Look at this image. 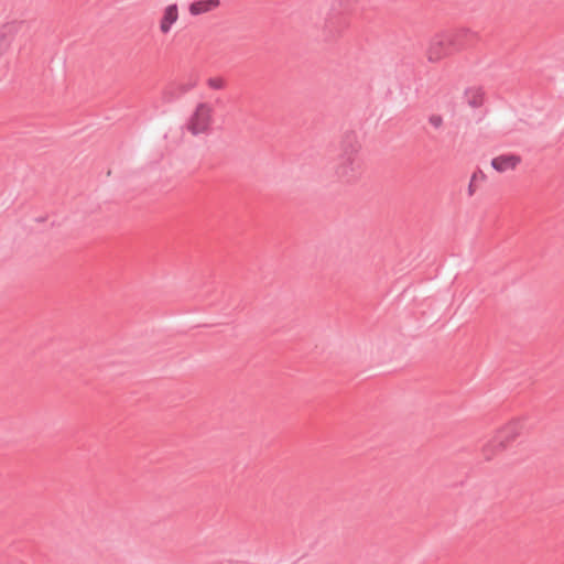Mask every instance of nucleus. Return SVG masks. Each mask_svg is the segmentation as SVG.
I'll return each mask as SVG.
<instances>
[{"mask_svg": "<svg viewBox=\"0 0 564 564\" xmlns=\"http://www.w3.org/2000/svg\"><path fill=\"white\" fill-rule=\"evenodd\" d=\"M359 144L355 135L347 134L339 144L336 162L333 166L337 178L346 184L356 182L361 175V160L358 155Z\"/></svg>", "mask_w": 564, "mask_h": 564, "instance_id": "f257e3e1", "label": "nucleus"}, {"mask_svg": "<svg viewBox=\"0 0 564 564\" xmlns=\"http://www.w3.org/2000/svg\"><path fill=\"white\" fill-rule=\"evenodd\" d=\"M474 36L475 33L469 29H459L452 33L437 34L430 42L427 59L430 62H437L452 52L467 45Z\"/></svg>", "mask_w": 564, "mask_h": 564, "instance_id": "f03ea898", "label": "nucleus"}, {"mask_svg": "<svg viewBox=\"0 0 564 564\" xmlns=\"http://www.w3.org/2000/svg\"><path fill=\"white\" fill-rule=\"evenodd\" d=\"M522 430V423L520 421H513L501 429L497 435L491 440L484 448L486 459H490V452L496 449H503L507 444L513 441Z\"/></svg>", "mask_w": 564, "mask_h": 564, "instance_id": "7ed1b4c3", "label": "nucleus"}, {"mask_svg": "<svg viewBox=\"0 0 564 564\" xmlns=\"http://www.w3.org/2000/svg\"><path fill=\"white\" fill-rule=\"evenodd\" d=\"M522 430V423L520 421H513L501 429L497 435L491 440L484 448L486 459H490V452L496 449H503L507 444L513 441Z\"/></svg>", "mask_w": 564, "mask_h": 564, "instance_id": "20e7f679", "label": "nucleus"}, {"mask_svg": "<svg viewBox=\"0 0 564 564\" xmlns=\"http://www.w3.org/2000/svg\"><path fill=\"white\" fill-rule=\"evenodd\" d=\"M212 107L206 102H200L197 105L194 113L187 121V130L193 135H199L207 133L210 129L212 124Z\"/></svg>", "mask_w": 564, "mask_h": 564, "instance_id": "39448f33", "label": "nucleus"}, {"mask_svg": "<svg viewBox=\"0 0 564 564\" xmlns=\"http://www.w3.org/2000/svg\"><path fill=\"white\" fill-rule=\"evenodd\" d=\"M521 159L516 154H502L491 160V166L497 172H506L509 170H513L519 163Z\"/></svg>", "mask_w": 564, "mask_h": 564, "instance_id": "423d86ee", "label": "nucleus"}, {"mask_svg": "<svg viewBox=\"0 0 564 564\" xmlns=\"http://www.w3.org/2000/svg\"><path fill=\"white\" fill-rule=\"evenodd\" d=\"M178 19V8L176 3L169 4L163 13V17L160 21V31L163 34H167L172 25L177 21Z\"/></svg>", "mask_w": 564, "mask_h": 564, "instance_id": "0eeeda50", "label": "nucleus"}, {"mask_svg": "<svg viewBox=\"0 0 564 564\" xmlns=\"http://www.w3.org/2000/svg\"><path fill=\"white\" fill-rule=\"evenodd\" d=\"M343 24H344V21L340 17H338L337 13L328 14V17L325 19V22L323 25L324 31H325L324 40L328 41L332 36H334L336 33H338L340 31Z\"/></svg>", "mask_w": 564, "mask_h": 564, "instance_id": "6e6552de", "label": "nucleus"}, {"mask_svg": "<svg viewBox=\"0 0 564 564\" xmlns=\"http://www.w3.org/2000/svg\"><path fill=\"white\" fill-rule=\"evenodd\" d=\"M219 4V0H198L192 2L188 10L192 15H199L216 9Z\"/></svg>", "mask_w": 564, "mask_h": 564, "instance_id": "1a4fd4ad", "label": "nucleus"}, {"mask_svg": "<svg viewBox=\"0 0 564 564\" xmlns=\"http://www.w3.org/2000/svg\"><path fill=\"white\" fill-rule=\"evenodd\" d=\"M464 98L469 107L479 108L484 104V91L481 88H467Z\"/></svg>", "mask_w": 564, "mask_h": 564, "instance_id": "9d476101", "label": "nucleus"}, {"mask_svg": "<svg viewBox=\"0 0 564 564\" xmlns=\"http://www.w3.org/2000/svg\"><path fill=\"white\" fill-rule=\"evenodd\" d=\"M17 30V24H9L4 28V32L0 35V43L3 46H7L9 44V40L7 39V35L11 33L12 31Z\"/></svg>", "mask_w": 564, "mask_h": 564, "instance_id": "9b49d317", "label": "nucleus"}, {"mask_svg": "<svg viewBox=\"0 0 564 564\" xmlns=\"http://www.w3.org/2000/svg\"><path fill=\"white\" fill-rule=\"evenodd\" d=\"M207 85L212 89H223L225 87V82L220 77H212L207 80Z\"/></svg>", "mask_w": 564, "mask_h": 564, "instance_id": "f8f14e48", "label": "nucleus"}, {"mask_svg": "<svg viewBox=\"0 0 564 564\" xmlns=\"http://www.w3.org/2000/svg\"><path fill=\"white\" fill-rule=\"evenodd\" d=\"M429 122L435 128L438 129L443 124V118L440 115H431L429 117Z\"/></svg>", "mask_w": 564, "mask_h": 564, "instance_id": "ddd939ff", "label": "nucleus"}, {"mask_svg": "<svg viewBox=\"0 0 564 564\" xmlns=\"http://www.w3.org/2000/svg\"><path fill=\"white\" fill-rule=\"evenodd\" d=\"M343 11H348L350 7L357 3L359 0H337Z\"/></svg>", "mask_w": 564, "mask_h": 564, "instance_id": "4468645a", "label": "nucleus"}, {"mask_svg": "<svg viewBox=\"0 0 564 564\" xmlns=\"http://www.w3.org/2000/svg\"><path fill=\"white\" fill-rule=\"evenodd\" d=\"M195 86V83H187V84H183L180 86V95H183V94H186L187 91H189L191 89H193Z\"/></svg>", "mask_w": 564, "mask_h": 564, "instance_id": "2eb2a0df", "label": "nucleus"}, {"mask_svg": "<svg viewBox=\"0 0 564 564\" xmlns=\"http://www.w3.org/2000/svg\"><path fill=\"white\" fill-rule=\"evenodd\" d=\"M478 178V174L477 173H474L473 176H471V180H470V183H469V186H468V194L471 196L475 192L474 189V182Z\"/></svg>", "mask_w": 564, "mask_h": 564, "instance_id": "dca6fc26", "label": "nucleus"}, {"mask_svg": "<svg viewBox=\"0 0 564 564\" xmlns=\"http://www.w3.org/2000/svg\"><path fill=\"white\" fill-rule=\"evenodd\" d=\"M167 101H171L174 99V97H165Z\"/></svg>", "mask_w": 564, "mask_h": 564, "instance_id": "f3484780", "label": "nucleus"}, {"mask_svg": "<svg viewBox=\"0 0 564 564\" xmlns=\"http://www.w3.org/2000/svg\"><path fill=\"white\" fill-rule=\"evenodd\" d=\"M479 177H480V178H484V177H485V175H484L481 172H479Z\"/></svg>", "mask_w": 564, "mask_h": 564, "instance_id": "a211bd4d", "label": "nucleus"}]
</instances>
